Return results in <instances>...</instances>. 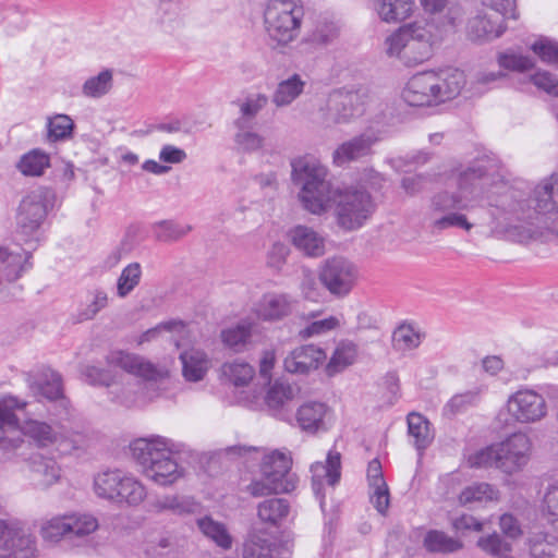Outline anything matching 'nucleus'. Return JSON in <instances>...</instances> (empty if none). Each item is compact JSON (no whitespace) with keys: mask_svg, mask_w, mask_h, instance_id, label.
Instances as JSON below:
<instances>
[{"mask_svg":"<svg viewBox=\"0 0 558 558\" xmlns=\"http://www.w3.org/2000/svg\"><path fill=\"white\" fill-rule=\"evenodd\" d=\"M456 180L459 190L458 195H450L445 192L436 195L433 198L432 208L434 211H448V214L441 218L435 219L434 226L440 230L450 227H459L465 231H470L476 223L470 222L465 215L460 213H452V210H469L473 208V203L482 197L484 193L486 194V198L489 202V195L492 192H498L500 184H496L485 191L486 186L488 185V179L484 175L481 168L468 169L463 172H460ZM488 205V215L490 216L492 207L489 203ZM488 220H490V218ZM488 223L489 221L485 223L487 228H489ZM488 230L492 234L490 229Z\"/></svg>","mask_w":558,"mask_h":558,"instance_id":"f03ea898","label":"nucleus"},{"mask_svg":"<svg viewBox=\"0 0 558 558\" xmlns=\"http://www.w3.org/2000/svg\"><path fill=\"white\" fill-rule=\"evenodd\" d=\"M378 141V133L373 130H367L340 144L332 154V161L336 166L341 167L348 162L363 158L372 153V147Z\"/></svg>","mask_w":558,"mask_h":558,"instance_id":"5701e85b","label":"nucleus"},{"mask_svg":"<svg viewBox=\"0 0 558 558\" xmlns=\"http://www.w3.org/2000/svg\"><path fill=\"white\" fill-rule=\"evenodd\" d=\"M499 490L488 483H474L462 489L459 495V502L469 506L475 502L497 501Z\"/></svg>","mask_w":558,"mask_h":558,"instance_id":"8fccbe9b","label":"nucleus"},{"mask_svg":"<svg viewBox=\"0 0 558 558\" xmlns=\"http://www.w3.org/2000/svg\"><path fill=\"white\" fill-rule=\"evenodd\" d=\"M113 70L102 69L97 74L88 76L81 87L85 98L100 99L108 95L113 87Z\"/></svg>","mask_w":558,"mask_h":558,"instance_id":"58836bf2","label":"nucleus"},{"mask_svg":"<svg viewBox=\"0 0 558 558\" xmlns=\"http://www.w3.org/2000/svg\"><path fill=\"white\" fill-rule=\"evenodd\" d=\"M377 99L366 89H337L329 94L324 124L326 126L350 123L371 112Z\"/></svg>","mask_w":558,"mask_h":558,"instance_id":"9d476101","label":"nucleus"},{"mask_svg":"<svg viewBox=\"0 0 558 558\" xmlns=\"http://www.w3.org/2000/svg\"><path fill=\"white\" fill-rule=\"evenodd\" d=\"M508 411L522 423L542 420L546 413L545 399L532 389H523L511 396L508 400Z\"/></svg>","mask_w":558,"mask_h":558,"instance_id":"a211bd4d","label":"nucleus"},{"mask_svg":"<svg viewBox=\"0 0 558 558\" xmlns=\"http://www.w3.org/2000/svg\"><path fill=\"white\" fill-rule=\"evenodd\" d=\"M481 371L488 377H501L507 381H523L529 378L531 367L522 359L506 363L500 355L488 354L480 361Z\"/></svg>","mask_w":558,"mask_h":558,"instance_id":"412c9836","label":"nucleus"},{"mask_svg":"<svg viewBox=\"0 0 558 558\" xmlns=\"http://www.w3.org/2000/svg\"><path fill=\"white\" fill-rule=\"evenodd\" d=\"M196 524L204 536L213 541L222 549H230L232 546V536L227 526L209 515L197 519Z\"/></svg>","mask_w":558,"mask_h":558,"instance_id":"a19ab883","label":"nucleus"},{"mask_svg":"<svg viewBox=\"0 0 558 558\" xmlns=\"http://www.w3.org/2000/svg\"><path fill=\"white\" fill-rule=\"evenodd\" d=\"M274 543L260 530H253L245 539L242 549L243 558H272Z\"/></svg>","mask_w":558,"mask_h":558,"instance_id":"79ce46f5","label":"nucleus"},{"mask_svg":"<svg viewBox=\"0 0 558 558\" xmlns=\"http://www.w3.org/2000/svg\"><path fill=\"white\" fill-rule=\"evenodd\" d=\"M290 513L289 501L284 498H269L258 504L257 517L266 524L279 526Z\"/></svg>","mask_w":558,"mask_h":558,"instance_id":"ea45409f","label":"nucleus"},{"mask_svg":"<svg viewBox=\"0 0 558 558\" xmlns=\"http://www.w3.org/2000/svg\"><path fill=\"white\" fill-rule=\"evenodd\" d=\"M168 331L172 335L173 340L179 338L181 335L190 336L191 327L183 324L182 322H167L157 325L154 328H150L144 332H142L137 339V344H143L145 342H149L154 339H157L162 332Z\"/></svg>","mask_w":558,"mask_h":558,"instance_id":"603ef678","label":"nucleus"},{"mask_svg":"<svg viewBox=\"0 0 558 558\" xmlns=\"http://www.w3.org/2000/svg\"><path fill=\"white\" fill-rule=\"evenodd\" d=\"M245 124L238 128L234 135V144L238 150L255 151L263 147L264 138L258 133L244 129Z\"/></svg>","mask_w":558,"mask_h":558,"instance_id":"052dcab7","label":"nucleus"},{"mask_svg":"<svg viewBox=\"0 0 558 558\" xmlns=\"http://www.w3.org/2000/svg\"><path fill=\"white\" fill-rule=\"evenodd\" d=\"M126 473L119 469L97 473L93 485L96 496L110 501L117 490H121Z\"/></svg>","mask_w":558,"mask_h":558,"instance_id":"4c0bfd02","label":"nucleus"},{"mask_svg":"<svg viewBox=\"0 0 558 558\" xmlns=\"http://www.w3.org/2000/svg\"><path fill=\"white\" fill-rule=\"evenodd\" d=\"M476 545L484 553L497 558H505L512 551V545L496 532L481 536Z\"/></svg>","mask_w":558,"mask_h":558,"instance_id":"6e6d98bb","label":"nucleus"},{"mask_svg":"<svg viewBox=\"0 0 558 558\" xmlns=\"http://www.w3.org/2000/svg\"><path fill=\"white\" fill-rule=\"evenodd\" d=\"M377 17L387 24H399L411 17L415 11L414 0H374Z\"/></svg>","mask_w":558,"mask_h":558,"instance_id":"7c9ffc66","label":"nucleus"},{"mask_svg":"<svg viewBox=\"0 0 558 558\" xmlns=\"http://www.w3.org/2000/svg\"><path fill=\"white\" fill-rule=\"evenodd\" d=\"M532 203L520 193L500 184L489 195V229L493 236L513 242H527L534 236L532 220L535 215L558 213V173L542 180L533 191Z\"/></svg>","mask_w":558,"mask_h":558,"instance_id":"f257e3e1","label":"nucleus"},{"mask_svg":"<svg viewBox=\"0 0 558 558\" xmlns=\"http://www.w3.org/2000/svg\"><path fill=\"white\" fill-rule=\"evenodd\" d=\"M23 434L32 438L38 446L47 447L59 444L62 434L45 422L28 420L23 426Z\"/></svg>","mask_w":558,"mask_h":558,"instance_id":"c03bdc74","label":"nucleus"},{"mask_svg":"<svg viewBox=\"0 0 558 558\" xmlns=\"http://www.w3.org/2000/svg\"><path fill=\"white\" fill-rule=\"evenodd\" d=\"M359 270L354 263L342 256L327 258L319 270V280L336 298H345L355 287Z\"/></svg>","mask_w":558,"mask_h":558,"instance_id":"4468645a","label":"nucleus"},{"mask_svg":"<svg viewBox=\"0 0 558 558\" xmlns=\"http://www.w3.org/2000/svg\"><path fill=\"white\" fill-rule=\"evenodd\" d=\"M138 391L137 399H126L129 405H145L149 402L156 401L160 398L168 397V389L166 386H135Z\"/></svg>","mask_w":558,"mask_h":558,"instance_id":"680f3d73","label":"nucleus"},{"mask_svg":"<svg viewBox=\"0 0 558 558\" xmlns=\"http://www.w3.org/2000/svg\"><path fill=\"white\" fill-rule=\"evenodd\" d=\"M466 76L457 68H444L413 75L402 89L401 97L412 107H432L458 97L465 87Z\"/></svg>","mask_w":558,"mask_h":558,"instance_id":"39448f33","label":"nucleus"},{"mask_svg":"<svg viewBox=\"0 0 558 558\" xmlns=\"http://www.w3.org/2000/svg\"><path fill=\"white\" fill-rule=\"evenodd\" d=\"M359 357V347L351 340L342 339L337 342L329 360L325 365V373L335 376L353 365Z\"/></svg>","mask_w":558,"mask_h":558,"instance_id":"72a5a7b5","label":"nucleus"},{"mask_svg":"<svg viewBox=\"0 0 558 558\" xmlns=\"http://www.w3.org/2000/svg\"><path fill=\"white\" fill-rule=\"evenodd\" d=\"M330 409L324 402H304L296 412V422L302 430L316 433L326 428V420L330 416Z\"/></svg>","mask_w":558,"mask_h":558,"instance_id":"c756f323","label":"nucleus"},{"mask_svg":"<svg viewBox=\"0 0 558 558\" xmlns=\"http://www.w3.org/2000/svg\"><path fill=\"white\" fill-rule=\"evenodd\" d=\"M313 481L312 486L315 495L320 499V505L324 504L323 480L326 478L329 485H335L340 478L341 457L337 451H329L326 463L316 462L312 465Z\"/></svg>","mask_w":558,"mask_h":558,"instance_id":"cd10ccee","label":"nucleus"},{"mask_svg":"<svg viewBox=\"0 0 558 558\" xmlns=\"http://www.w3.org/2000/svg\"><path fill=\"white\" fill-rule=\"evenodd\" d=\"M35 541L24 523L0 519V558H32Z\"/></svg>","mask_w":558,"mask_h":558,"instance_id":"2eb2a0df","label":"nucleus"},{"mask_svg":"<svg viewBox=\"0 0 558 558\" xmlns=\"http://www.w3.org/2000/svg\"><path fill=\"white\" fill-rule=\"evenodd\" d=\"M498 64L500 68L523 72L534 66V61L526 56L504 52L498 56Z\"/></svg>","mask_w":558,"mask_h":558,"instance_id":"e2e57ef3","label":"nucleus"},{"mask_svg":"<svg viewBox=\"0 0 558 558\" xmlns=\"http://www.w3.org/2000/svg\"><path fill=\"white\" fill-rule=\"evenodd\" d=\"M295 301L286 293L266 292L252 306L253 315L260 322H280L293 312Z\"/></svg>","mask_w":558,"mask_h":558,"instance_id":"6ab92c4d","label":"nucleus"},{"mask_svg":"<svg viewBox=\"0 0 558 558\" xmlns=\"http://www.w3.org/2000/svg\"><path fill=\"white\" fill-rule=\"evenodd\" d=\"M544 506L548 521L558 530V484L548 488L544 497Z\"/></svg>","mask_w":558,"mask_h":558,"instance_id":"338daca9","label":"nucleus"},{"mask_svg":"<svg viewBox=\"0 0 558 558\" xmlns=\"http://www.w3.org/2000/svg\"><path fill=\"white\" fill-rule=\"evenodd\" d=\"M305 86L306 82L302 76L293 73L278 82L271 101L277 108L288 107L304 93Z\"/></svg>","mask_w":558,"mask_h":558,"instance_id":"f704fd0d","label":"nucleus"},{"mask_svg":"<svg viewBox=\"0 0 558 558\" xmlns=\"http://www.w3.org/2000/svg\"><path fill=\"white\" fill-rule=\"evenodd\" d=\"M109 359L113 365L145 380L159 381L169 378V369L167 367L154 365L136 354L114 351L110 354Z\"/></svg>","mask_w":558,"mask_h":558,"instance_id":"aec40b11","label":"nucleus"},{"mask_svg":"<svg viewBox=\"0 0 558 558\" xmlns=\"http://www.w3.org/2000/svg\"><path fill=\"white\" fill-rule=\"evenodd\" d=\"M506 31L499 20H493L485 12H478L468 22L466 34L473 41H489L500 37Z\"/></svg>","mask_w":558,"mask_h":558,"instance_id":"c85d7f7f","label":"nucleus"},{"mask_svg":"<svg viewBox=\"0 0 558 558\" xmlns=\"http://www.w3.org/2000/svg\"><path fill=\"white\" fill-rule=\"evenodd\" d=\"M25 405L26 402L12 396L0 399V449L3 451L16 449L23 441L15 410Z\"/></svg>","mask_w":558,"mask_h":558,"instance_id":"f3484780","label":"nucleus"},{"mask_svg":"<svg viewBox=\"0 0 558 558\" xmlns=\"http://www.w3.org/2000/svg\"><path fill=\"white\" fill-rule=\"evenodd\" d=\"M130 450L143 474L159 486H172L185 475L174 457L182 451V445L173 439L160 435L142 437L130 444Z\"/></svg>","mask_w":558,"mask_h":558,"instance_id":"7ed1b4c3","label":"nucleus"},{"mask_svg":"<svg viewBox=\"0 0 558 558\" xmlns=\"http://www.w3.org/2000/svg\"><path fill=\"white\" fill-rule=\"evenodd\" d=\"M439 40L433 24L414 21L403 24L385 39V51L389 57L414 65L428 60Z\"/></svg>","mask_w":558,"mask_h":558,"instance_id":"1a4fd4ad","label":"nucleus"},{"mask_svg":"<svg viewBox=\"0 0 558 558\" xmlns=\"http://www.w3.org/2000/svg\"><path fill=\"white\" fill-rule=\"evenodd\" d=\"M68 519L71 525L70 534L80 537L94 533L99 526L96 517L89 513L68 514Z\"/></svg>","mask_w":558,"mask_h":558,"instance_id":"bf43d9fd","label":"nucleus"},{"mask_svg":"<svg viewBox=\"0 0 558 558\" xmlns=\"http://www.w3.org/2000/svg\"><path fill=\"white\" fill-rule=\"evenodd\" d=\"M147 497L146 486L135 475L126 473L121 490L110 500L120 506L137 507Z\"/></svg>","mask_w":558,"mask_h":558,"instance_id":"c9c22d12","label":"nucleus"},{"mask_svg":"<svg viewBox=\"0 0 558 558\" xmlns=\"http://www.w3.org/2000/svg\"><path fill=\"white\" fill-rule=\"evenodd\" d=\"M291 180L298 186L302 208L322 216L333 208L339 187L328 180V169L317 159L304 156L291 162Z\"/></svg>","mask_w":558,"mask_h":558,"instance_id":"20e7f679","label":"nucleus"},{"mask_svg":"<svg viewBox=\"0 0 558 558\" xmlns=\"http://www.w3.org/2000/svg\"><path fill=\"white\" fill-rule=\"evenodd\" d=\"M530 49L542 62L558 65V43L556 40L539 37L530 46Z\"/></svg>","mask_w":558,"mask_h":558,"instance_id":"13d9d810","label":"nucleus"},{"mask_svg":"<svg viewBox=\"0 0 558 558\" xmlns=\"http://www.w3.org/2000/svg\"><path fill=\"white\" fill-rule=\"evenodd\" d=\"M423 545L429 553L439 554H452L463 547V543L460 539L453 538L438 530L428 531L423 539Z\"/></svg>","mask_w":558,"mask_h":558,"instance_id":"49530a36","label":"nucleus"},{"mask_svg":"<svg viewBox=\"0 0 558 558\" xmlns=\"http://www.w3.org/2000/svg\"><path fill=\"white\" fill-rule=\"evenodd\" d=\"M304 8L299 0H268L263 11L267 45L278 51L290 47L301 35Z\"/></svg>","mask_w":558,"mask_h":558,"instance_id":"6e6552de","label":"nucleus"},{"mask_svg":"<svg viewBox=\"0 0 558 558\" xmlns=\"http://www.w3.org/2000/svg\"><path fill=\"white\" fill-rule=\"evenodd\" d=\"M236 403L265 405L270 411L286 409L300 393L299 386H228Z\"/></svg>","mask_w":558,"mask_h":558,"instance_id":"f8f14e48","label":"nucleus"},{"mask_svg":"<svg viewBox=\"0 0 558 558\" xmlns=\"http://www.w3.org/2000/svg\"><path fill=\"white\" fill-rule=\"evenodd\" d=\"M407 423L411 442L418 452L424 451L434 439L430 423L425 416L416 412L408 414Z\"/></svg>","mask_w":558,"mask_h":558,"instance_id":"e433bc0d","label":"nucleus"},{"mask_svg":"<svg viewBox=\"0 0 558 558\" xmlns=\"http://www.w3.org/2000/svg\"><path fill=\"white\" fill-rule=\"evenodd\" d=\"M191 229L189 225L175 221H161L155 226V235L161 242H172L186 235Z\"/></svg>","mask_w":558,"mask_h":558,"instance_id":"4d7b16f0","label":"nucleus"},{"mask_svg":"<svg viewBox=\"0 0 558 558\" xmlns=\"http://www.w3.org/2000/svg\"><path fill=\"white\" fill-rule=\"evenodd\" d=\"M327 360L326 352L316 344H303L292 350L283 361L287 372L307 374L316 371Z\"/></svg>","mask_w":558,"mask_h":558,"instance_id":"4be33fe9","label":"nucleus"},{"mask_svg":"<svg viewBox=\"0 0 558 558\" xmlns=\"http://www.w3.org/2000/svg\"><path fill=\"white\" fill-rule=\"evenodd\" d=\"M367 481L371 489V502L380 514H386L390 504V495L379 460L373 459L368 463Z\"/></svg>","mask_w":558,"mask_h":558,"instance_id":"bb28decb","label":"nucleus"},{"mask_svg":"<svg viewBox=\"0 0 558 558\" xmlns=\"http://www.w3.org/2000/svg\"><path fill=\"white\" fill-rule=\"evenodd\" d=\"M54 193L46 187H38L29 192L21 201L16 213V227L25 238L33 235L49 209L53 207Z\"/></svg>","mask_w":558,"mask_h":558,"instance_id":"ddd939ff","label":"nucleus"},{"mask_svg":"<svg viewBox=\"0 0 558 558\" xmlns=\"http://www.w3.org/2000/svg\"><path fill=\"white\" fill-rule=\"evenodd\" d=\"M268 105V96L264 93H248L238 101L240 117L235 120V126H241L252 121Z\"/></svg>","mask_w":558,"mask_h":558,"instance_id":"37998d69","label":"nucleus"},{"mask_svg":"<svg viewBox=\"0 0 558 558\" xmlns=\"http://www.w3.org/2000/svg\"><path fill=\"white\" fill-rule=\"evenodd\" d=\"M196 340V332L191 328L190 336L181 335L174 339V344L180 352L183 376L189 381H201L210 366L207 354L193 347Z\"/></svg>","mask_w":558,"mask_h":558,"instance_id":"dca6fc26","label":"nucleus"},{"mask_svg":"<svg viewBox=\"0 0 558 558\" xmlns=\"http://www.w3.org/2000/svg\"><path fill=\"white\" fill-rule=\"evenodd\" d=\"M29 476L35 486L46 489L60 481L61 468L51 457L34 454L29 459Z\"/></svg>","mask_w":558,"mask_h":558,"instance_id":"a878e982","label":"nucleus"},{"mask_svg":"<svg viewBox=\"0 0 558 558\" xmlns=\"http://www.w3.org/2000/svg\"><path fill=\"white\" fill-rule=\"evenodd\" d=\"M424 339L425 332L421 326L405 320L395 328L391 344L396 352L408 354L418 349Z\"/></svg>","mask_w":558,"mask_h":558,"instance_id":"2f4dec72","label":"nucleus"},{"mask_svg":"<svg viewBox=\"0 0 558 558\" xmlns=\"http://www.w3.org/2000/svg\"><path fill=\"white\" fill-rule=\"evenodd\" d=\"M293 247L308 257H319L326 252V238L313 227L296 225L288 231Z\"/></svg>","mask_w":558,"mask_h":558,"instance_id":"393cba45","label":"nucleus"},{"mask_svg":"<svg viewBox=\"0 0 558 558\" xmlns=\"http://www.w3.org/2000/svg\"><path fill=\"white\" fill-rule=\"evenodd\" d=\"M49 166L50 157L41 149L29 150L17 162V169L26 177H40Z\"/></svg>","mask_w":558,"mask_h":558,"instance_id":"de8ad7c7","label":"nucleus"},{"mask_svg":"<svg viewBox=\"0 0 558 558\" xmlns=\"http://www.w3.org/2000/svg\"><path fill=\"white\" fill-rule=\"evenodd\" d=\"M254 377V366L242 359H235L221 366V379L230 384H250Z\"/></svg>","mask_w":558,"mask_h":558,"instance_id":"09e8293b","label":"nucleus"},{"mask_svg":"<svg viewBox=\"0 0 558 558\" xmlns=\"http://www.w3.org/2000/svg\"><path fill=\"white\" fill-rule=\"evenodd\" d=\"M157 511H170L174 514L183 515L194 513L198 504L191 497L178 495H165L154 502Z\"/></svg>","mask_w":558,"mask_h":558,"instance_id":"3c124183","label":"nucleus"},{"mask_svg":"<svg viewBox=\"0 0 558 558\" xmlns=\"http://www.w3.org/2000/svg\"><path fill=\"white\" fill-rule=\"evenodd\" d=\"M239 456L262 457L259 472L262 478L253 480L246 487V492L253 497H264L272 494L290 493L295 487V480L290 474L292 458L284 450H271L262 452L256 447L239 446L230 449Z\"/></svg>","mask_w":558,"mask_h":558,"instance_id":"423d86ee","label":"nucleus"},{"mask_svg":"<svg viewBox=\"0 0 558 558\" xmlns=\"http://www.w3.org/2000/svg\"><path fill=\"white\" fill-rule=\"evenodd\" d=\"M532 453V439L519 432L470 454L468 463L472 468H493L506 475H513L524 470Z\"/></svg>","mask_w":558,"mask_h":558,"instance_id":"0eeeda50","label":"nucleus"},{"mask_svg":"<svg viewBox=\"0 0 558 558\" xmlns=\"http://www.w3.org/2000/svg\"><path fill=\"white\" fill-rule=\"evenodd\" d=\"M533 85L549 96L558 97V80L548 71L539 70L531 75Z\"/></svg>","mask_w":558,"mask_h":558,"instance_id":"0e129e2a","label":"nucleus"},{"mask_svg":"<svg viewBox=\"0 0 558 558\" xmlns=\"http://www.w3.org/2000/svg\"><path fill=\"white\" fill-rule=\"evenodd\" d=\"M256 325L251 319H241L235 325L226 327L220 332V339L225 347L239 353L251 344Z\"/></svg>","mask_w":558,"mask_h":558,"instance_id":"473e14b6","label":"nucleus"},{"mask_svg":"<svg viewBox=\"0 0 558 558\" xmlns=\"http://www.w3.org/2000/svg\"><path fill=\"white\" fill-rule=\"evenodd\" d=\"M303 327L299 330L301 339H312L336 332L343 326L341 314L324 315L322 310L311 311L301 317Z\"/></svg>","mask_w":558,"mask_h":558,"instance_id":"b1692460","label":"nucleus"},{"mask_svg":"<svg viewBox=\"0 0 558 558\" xmlns=\"http://www.w3.org/2000/svg\"><path fill=\"white\" fill-rule=\"evenodd\" d=\"M499 527L502 534L510 539H518L523 534L520 522L511 513H504L500 517Z\"/></svg>","mask_w":558,"mask_h":558,"instance_id":"774afa93","label":"nucleus"},{"mask_svg":"<svg viewBox=\"0 0 558 558\" xmlns=\"http://www.w3.org/2000/svg\"><path fill=\"white\" fill-rule=\"evenodd\" d=\"M108 296L104 291H95L90 301L78 313L81 320L93 319L102 308L107 306Z\"/></svg>","mask_w":558,"mask_h":558,"instance_id":"69168bd1","label":"nucleus"},{"mask_svg":"<svg viewBox=\"0 0 558 558\" xmlns=\"http://www.w3.org/2000/svg\"><path fill=\"white\" fill-rule=\"evenodd\" d=\"M71 525L68 514L53 517L41 524L40 534L46 542L57 543L70 534Z\"/></svg>","mask_w":558,"mask_h":558,"instance_id":"5fc2aeb1","label":"nucleus"},{"mask_svg":"<svg viewBox=\"0 0 558 558\" xmlns=\"http://www.w3.org/2000/svg\"><path fill=\"white\" fill-rule=\"evenodd\" d=\"M75 124L73 119L65 113H56L46 120L47 140L50 143L68 141L72 138Z\"/></svg>","mask_w":558,"mask_h":558,"instance_id":"a18cd8bd","label":"nucleus"},{"mask_svg":"<svg viewBox=\"0 0 558 558\" xmlns=\"http://www.w3.org/2000/svg\"><path fill=\"white\" fill-rule=\"evenodd\" d=\"M333 209L337 225L343 230L353 231L371 218L375 204L365 190L348 186L339 189Z\"/></svg>","mask_w":558,"mask_h":558,"instance_id":"9b49d317","label":"nucleus"},{"mask_svg":"<svg viewBox=\"0 0 558 558\" xmlns=\"http://www.w3.org/2000/svg\"><path fill=\"white\" fill-rule=\"evenodd\" d=\"M142 267L140 263H130L126 265L118 280H117V294L120 298L128 296L141 282Z\"/></svg>","mask_w":558,"mask_h":558,"instance_id":"864d4df0","label":"nucleus"}]
</instances>
